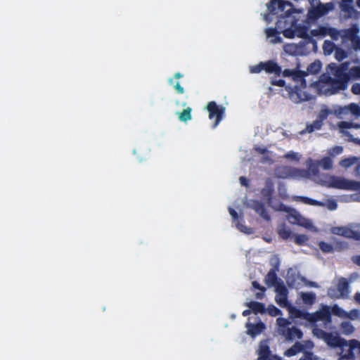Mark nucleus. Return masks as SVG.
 I'll return each instance as SVG.
<instances>
[{
    "mask_svg": "<svg viewBox=\"0 0 360 360\" xmlns=\"http://www.w3.org/2000/svg\"><path fill=\"white\" fill-rule=\"evenodd\" d=\"M268 13L262 17L266 21H271L276 15V29L283 32V35L289 39L307 37L304 27L297 25V21H302L304 18V10L293 8L292 4L284 0H271L266 4Z\"/></svg>",
    "mask_w": 360,
    "mask_h": 360,
    "instance_id": "f257e3e1",
    "label": "nucleus"
},
{
    "mask_svg": "<svg viewBox=\"0 0 360 360\" xmlns=\"http://www.w3.org/2000/svg\"><path fill=\"white\" fill-rule=\"evenodd\" d=\"M330 313L341 318H345L347 311L336 305L332 307L322 306L319 311L314 314H304V320L309 323H314L319 320L328 321L330 319Z\"/></svg>",
    "mask_w": 360,
    "mask_h": 360,
    "instance_id": "f03ea898",
    "label": "nucleus"
},
{
    "mask_svg": "<svg viewBox=\"0 0 360 360\" xmlns=\"http://www.w3.org/2000/svg\"><path fill=\"white\" fill-rule=\"evenodd\" d=\"M275 292L276 293L275 297L276 302L281 307H286L288 309L290 318H302L304 319V314H307V313L302 312L297 309L295 307L288 304L287 290L282 283L276 284Z\"/></svg>",
    "mask_w": 360,
    "mask_h": 360,
    "instance_id": "7ed1b4c3",
    "label": "nucleus"
},
{
    "mask_svg": "<svg viewBox=\"0 0 360 360\" xmlns=\"http://www.w3.org/2000/svg\"><path fill=\"white\" fill-rule=\"evenodd\" d=\"M322 184L327 187L349 191L360 190V182L333 176H324Z\"/></svg>",
    "mask_w": 360,
    "mask_h": 360,
    "instance_id": "20e7f679",
    "label": "nucleus"
},
{
    "mask_svg": "<svg viewBox=\"0 0 360 360\" xmlns=\"http://www.w3.org/2000/svg\"><path fill=\"white\" fill-rule=\"evenodd\" d=\"M276 324L278 326V333L284 335L288 340H294L296 339H300L302 337V333L295 327H292L285 330V326L290 324V322H289L288 319L278 318L276 320Z\"/></svg>",
    "mask_w": 360,
    "mask_h": 360,
    "instance_id": "39448f33",
    "label": "nucleus"
},
{
    "mask_svg": "<svg viewBox=\"0 0 360 360\" xmlns=\"http://www.w3.org/2000/svg\"><path fill=\"white\" fill-rule=\"evenodd\" d=\"M288 285L292 288L299 289L303 286L316 287V285L312 282H307L304 278L301 277L294 270H289L286 276Z\"/></svg>",
    "mask_w": 360,
    "mask_h": 360,
    "instance_id": "423d86ee",
    "label": "nucleus"
},
{
    "mask_svg": "<svg viewBox=\"0 0 360 360\" xmlns=\"http://www.w3.org/2000/svg\"><path fill=\"white\" fill-rule=\"evenodd\" d=\"M332 233L334 234L360 239V224H352L348 226H338L332 229Z\"/></svg>",
    "mask_w": 360,
    "mask_h": 360,
    "instance_id": "0eeeda50",
    "label": "nucleus"
},
{
    "mask_svg": "<svg viewBox=\"0 0 360 360\" xmlns=\"http://www.w3.org/2000/svg\"><path fill=\"white\" fill-rule=\"evenodd\" d=\"M349 293V286L347 281L343 278H340L334 288L328 290V295L332 298H347Z\"/></svg>",
    "mask_w": 360,
    "mask_h": 360,
    "instance_id": "6e6552de",
    "label": "nucleus"
},
{
    "mask_svg": "<svg viewBox=\"0 0 360 360\" xmlns=\"http://www.w3.org/2000/svg\"><path fill=\"white\" fill-rule=\"evenodd\" d=\"M339 347L340 348V355L342 358L353 359H354V352H351V349L358 348L360 351V342L356 340H352L349 341H345L343 340Z\"/></svg>",
    "mask_w": 360,
    "mask_h": 360,
    "instance_id": "1a4fd4ad",
    "label": "nucleus"
},
{
    "mask_svg": "<svg viewBox=\"0 0 360 360\" xmlns=\"http://www.w3.org/2000/svg\"><path fill=\"white\" fill-rule=\"evenodd\" d=\"M321 68V63L319 61H315L312 63L307 68V72L303 71H295L285 70L283 71V75L285 77L292 76L295 80L301 79L309 74H316L319 72Z\"/></svg>",
    "mask_w": 360,
    "mask_h": 360,
    "instance_id": "9d476101",
    "label": "nucleus"
},
{
    "mask_svg": "<svg viewBox=\"0 0 360 360\" xmlns=\"http://www.w3.org/2000/svg\"><path fill=\"white\" fill-rule=\"evenodd\" d=\"M205 109L209 112V117L211 120H215L214 127H216L220 120L223 113L224 112L225 108L217 105L214 102H209L205 106Z\"/></svg>",
    "mask_w": 360,
    "mask_h": 360,
    "instance_id": "9b49d317",
    "label": "nucleus"
},
{
    "mask_svg": "<svg viewBox=\"0 0 360 360\" xmlns=\"http://www.w3.org/2000/svg\"><path fill=\"white\" fill-rule=\"evenodd\" d=\"M288 219L292 224H297L311 231H316L315 226L309 219L304 218L295 210L290 212Z\"/></svg>",
    "mask_w": 360,
    "mask_h": 360,
    "instance_id": "f8f14e48",
    "label": "nucleus"
},
{
    "mask_svg": "<svg viewBox=\"0 0 360 360\" xmlns=\"http://www.w3.org/2000/svg\"><path fill=\"white\" fill-rule=\"evenodd\" d=\"M262 70H264L267 73L277 74L281 71V68L277 64L271 61L261 63L250 67L251 73H259Z\"/></svg>",
    "mask_w": 360,
    "mask_h": 360,
    "instance_id": "ddd939ff",
    "label": "nucleus"
},
{
    "mask_svg": "<svg viewBox=\"0 0 360 360\" xmlns=\"http://www.w3.org/2000/svg\"><path fill=\"white\" fill-rule=\"evenodd\" d=\"M346 80H338L333 84L326 83L323 86L321 84L319 86L324 94H335L337 89H345L347 87Z\"/></svg>",
    "mask_w": 360,
    "mask_h": 360,
    "instance_id": "4468645a",
    "label": "nucleus"
},
{
    "mask_svg": "<svg viewBox=\"0 0 360 360\" xmlns=\"http://www.w3.org/2000/svg\"><path fill=\"white\" fill-rule=\"evenodd\" d=\"M258 352L259 356L258 360H281V358L276 356L270 355L269 346L266 342L260 343Z\"/></svg>",
    "mask_w": 360,
    "mask_h": 360,
    "instance_id": "2eb2a0df",
    "label": "nucleus"
},
{
    "mask_svg": "<svg viewBox=\"0 0 360 360\" xmlns=\"http://www.w3.org/2000/svg\"><path fill=\"white\" fill-rule=\"evenodd\" d=\"M312 7V10L309 11V15L311 17H316L326 13L329 4L320 5L318 0H309Z\"/></svg>",
    "mask_w": 360,
    "mask_h": 360,
    "instance_id": "dca6fc26",
    "label": "nucleus"
},
{
    "mask_svg": "<svg viewBox=\"0 0 360 360\" xmlns=\"http://www.w3.org/2000/svg\"><path fill=\"white\" fill-rule=\"evenodd\" d=\"M247 333L252 337L259 335L264 329V325L262 323H251L248 322L246 323Z\"/></svg>",
    "mask_w": 360,
    "mask_h": 360,
    "instance_id": "f3484780",
    "label": "nucleus"
},
{
    "mask_svg": "<svg viewBox=\"0 0 360 360\" xmlns=\"http://www.w3.org/2000/svg\"><path fill=\"white\" fill-rule=\"evenodd\" d=\"M290 99L294 103H299L300 101L307 99L308 96L300 88L295 86L294 89L289 93Z\"/></svg>",
    "mask_w": 360,
    "mask_h": 360,
    "instance_id": "a211bd4d",
    "label": "nucleus"
},
{
    "mask_svg": "<svg viewBox=\"0 0 360 360\" xmlns=\"http://www.w3.org/2000/svg\"><path fill=\"white\" fill-rule=\"evenodd\" d=\"M267 41L271 44H275L281 42V37H279L274 28H269L265 30Z\"/></svg>",
    "mask_w": 360,
    "mask_h": 360,
    "instance_id": "6ab92c4d",
    "label": "nucleus"
},
{
    "mask_svg": "<svg viewBox=\"0 0 360 360\" xmlns=\"http://www.w3.org/2000/svg\"><path fill=\"white\" fill-rule=\"evenodd\" d=\"M323 340L330 347H339L343 339L340 338L337 335L328 333L324 336Z\"/></svg>",
    "mask_w": 360,
    "mask_h": 360,
    "instance_id": "aec40b11",
    "label": "nucleus"
},
{
    "mask_svg": "<svg viewBox=\"0 0 360 360\" xmlns=\"http://www.w3.org/2000/svg\"><path fill=\"white\" fill-rule=\"evenodd\" d=\"M316 296L314 293L311 292H301L300 294V299L306 305H311L315 301Z\"/></svg>",
    "mask_w": 360,
    "mask_h": 360,
    "instance_id": "412c9836",
    "label": "nucleus"
},
{
    "mask_svg": "<svg viewBox=\"0 0 360 360\" xmlns=\"http://www.w3.org/2000/svg\"><path fill=\"white\" fill-rule=\"evenodd\" d=\"M302 349L303 345L300 342H297L291 348L285 352V355L290 357L296 355L297 353L302 351Z\"/></svg>",
    "mask_w": 360,
    "mask_h": 360,
    "instance_id": "4be33fe9",
    "label": "nucleus"
},
{
    "mask_svg": "<svg viewBox=\"0 0 360 360\" xmlns=\"http://www.w3.org/2000/svg\"><path fill=\"white\" fill-rule=\"evenodd\" d=\"M192 109L191 108H187L183 109L181 112H177L176 113L179 115V119L181 122H187L191 120L192 118L191 115Z\"/></svg>",
    "mask_w": 360,
    "mask_h": 360,
    "instance_id": "5701e85b",
    "label": "nucleus"
},
{
    "mask_svg": "<svg viewBox=\"0 0 360 360\" xmlns=\"http://www.w3.org/2000/svg\"><path fill=\"white\" fill-rule=\"evenodd\" d=\"M356 160L357 158L356 157L343 158L339 162V165L344 169H348L354 165Z\"/></svg>",
    "mask_w": 360,
    "mask_h": 360,
    "instance_id": "b1692460",
    "label": "nucleus"
},
{
    "mask_svg": "<svg viewBox=\"0 0 360 360\" xmlns=\"http://www.w3.org/2000/svg\"><path fill=\"white\" fill-rule=\"evenodd\" d=\"M340 330L342 334L349 335L354 332L355 328L349 322H343L341 324Z\"/></svg>",
    "mask_w": 360,
    "mask_h": 360,
    "instance_id": "393cba45",
    "label": "nucleus"
},
{
    "mask_svg": "<svg viewBox=\"0 0 360 360\" xmlns=\"http://www.w3.org/2000/svg\"><path fill=\"white\" fill-rule=\"evenodd\" d=\"M338 128L341 133H345L346 129H351V128H356V129L360 128V124H353L352 122H341L338 124Z\"/></svg>",
    "mask_w": 360,
    "mask_h": 360,
    "instance_id": "a878e982",
    "label": "nucleus"
},
{
    "mask_svg": "<svg viewBox=\"0 0 360 360\" xmlns=\"http://www.w3.org/2000/svg\"><path fill=\"white\" fill-rule=\"evenodd\" d=\"M265 283L269 286H274L276 288V285L277 283H279L276 281V275L274 272L270 271L265 278Z\"/></svg>",
    "mask_w": 360,
    "mask_h": 360,
    "instance_id": "bb28decb",
    "label": "nucleus"
},
{
    "mask_svg": "<svg viewBox=\"0 0 360 360\" xmlns=\"http://www.w3.org/2000/svg\"><path fill=\"white\" fill-rule=\"evenodd\" d=\"M249 307L254 313H265V308L261 303L252 302L250 303Z\"/></svg>",
    "mask_w": 360,
    "mask_h": 360,
    "instance_id": "cd10ccee",
    "label": "nucleus"
},
{
    "mask_svg": "<svg viewBox=\"0 0 360 360\" xmlns=\"http://www.w3.org/2000/svg\"><path fill=\"white\" fill-rule=\"evenodd\" d=\"M347 79H360V67H352L347 75Z\"/></svg>",
    "mask_w": 360,
    "mask_h": 360,
    "instance_id": "c85d7f7f",
    "label": "nucleus"
},
{
    "mask_svg": "<svg viewBox=\"0 0 360 360\" xmlns=\"http://www.w3.org/2000/svg\"><path fill=\"white\" fill-rule=\"evenodd\" d=\"M360 317V313L358 310L354 309L350 311H347L346 319H349L353 321L358 319Z\"/></svg>",
    "mask_w": 360,
    "mask_h": 360,
    "instance_id": "c756f323",
    "label": "nucleus"
},
{
    "mask_svg": "<svg viewBox=\"0 0 360 360\" xmlns=\"http://www.w3.org/2000/svg\"><path fill=\"white\" fill-rule=\"evenodd\" d=\"M295 242L299 245L305 244L308 240V237L305 235H295L293 236Z\"/></svg>",
    "mask_w": 360,
    "mask_h": 360,
    "instance_id": "7c9ffc66",
    "label": "nucleus"
},
{
    "mask_svg": "<svg viewBox=\"0 0 360 360\" xmlns=\"http://www.w3.org/2000/svg\"><path fill=\"white\" fill-rule=\"evenodd\" d=\"M319 248L320 249L326 253L331 252L333 250V248L331 245L329 243H326L325 242H320L319 243Z\"/></svg>",
    "mask_w": 360,
    "mask_h": 360,
    "instance_id": "2f4dec72",
    "label": "nucleus"
},
{
    "mask_svg": "<svg viewBox=\"0 0 360 360\" xmlns=\"http://www.w3.org/2000/svg\"><path fill=\"white\" fill-rule=\"evenodd\" d=\"M265 313H268L272 316H276L280 314V310L274 305H269L265 309Z\"/></svg>",
    "mask_w": 360,
    "mask_h": 360,
    "instance_id": "473e14b6",
    "label": "nucleus"
},
{
    "mask_svg": "<svg viewBox=\"0 0 360 360\" xmlns=\"http://www.w3.org/2000/svg\"><path fill=\"white\" fill-rule=\"evenodd\" d=\"M320 165L323 169H329L332 167L333 162L330 158H324L321 161Z\"/></svg>",
    "mask_w": 360,
    "mask_h": 360,
    "instance_id": "72a5a7b5",
    "label": "nucleus"
},
{
    "mask_svg": "<svg viewBox=\"0 0 360 360\" xmlns=\"http://www.w3.org/2000/svg\"><path fill=\"white\" fill-rule=\"evenodd\" d=\"M343 149L340 146H336L329 150V154L330 156H336L340 155L342 152Z\"/></svg>",
    "mask_w": 360,
    "mask_h": 360,
    "instance_id": "f704fd0d",
    "label": "nucleus"
},
{
    "mask_svg": "<svg viewBox=\"0 0 360 360\" xmlns=\"http://www.w3.org/2000/svg\"><path fill=\"white\" fill-rule=\"evenodd\" d=\"M313 334L314 336L319 338H321V339H324V336L326 335L328 333H324L323 331L319 330V329H317V328H314L313 329Z\"/></svg>",
    "mask_w": 360,
    "mask_h": 360,
    "instance_id": "c9c22d12",
    "label": "nucleus"
},
{
    "mask_svg": "<svg viewBox=\"0 0 360 360\" xmlns=\"http://www.w3.org/2000/svg\"><path fill=\"white\" fill-rule=\"evenodd\" d=\"M300 360H317V358L311 353H304Z\"/></svg>",
    "mask_w": 360,
    "mask_h": 360,
    "instance_id": "e433bc0d",
    "label": "nucleus"
},
{
    "mask_svg": "<svg viewBox=\"0 0 360 360\" xmlns=\"http://www.w3.org/2000/svg\"><path fill=\"white\" fill-rule=\"evenodd\" d=\"M279 234L282 238H288L290 236V233L285 229H281L279 230Z\"/></svg>",
    "mask_w": 360,
    "mask_h": 360,
    "instance_id": "4c0bfd02",
    "label": "nucleus"
},
{
    "mask_svg": "<svg viewBox=\"0 0 360 360\" xmlns=\"http://www.w3.org/2000/svg\"><path fill=\"white\" fill-rule=\"evenodd\" d=\"M174 89L179 93V94H184V89L181 86L180 82H177L174 86Z\"/></svg>",
    "mask_w": 360,
    "mask_h": 360,
    "instance_id": "58836bf2",
    "label": "nucleus"
},
{
    "mask_svg": "<svg viewBox=\"0 0 360 360\" xmlns=\"http://www.w3.org/2000/svg\"><path fill=\"white\" fill-rule=\"evenodd\" d=\"M303 202L306 204L311 205H321V204L314 200H311L309 198H303Z\"/></svg>",
    "mask_w": 360,
    "mask_h": 360,
    "instance_id": "ea45409f",
    "label": "nucleus"
},
{
    "mask_svg": "<svg viewBox=\"0 0 360 360\" xmlns=\"http://www.w3.org/2000/svg\"><path fill=\"white\" fill-rule=\"evenodd\" d=\"M330 210H334L337 207L336 203L333 200H329L326 205Z\"/></svg>",
    "mask_w": 360,
    "mask_h": 360,
    "instance_id": "a19ab883",
    "label": "nucleus"
},
{
    "mask_svg": "<svg viewBox=\"0 0 360 360\" xmlns=\"http://www.w3.org/2000/svg\"><path fill=\"white\" fill-rule=\"evenodd\" d=\"M352 92L354 94H360V84H355L353 85Z\"/></svg>",
    "mask_w": 360,
    "mask_h": 360,
    "instance_id": "79ce46f5",
    "label": "nucleus"
},
{
    "mask_svg": "<svg viewBox=\"0 0 360 360\" xmlns=\"http://www.w3.org/2000/svg\"><path fill=\"white\" fill-rule=\"evenodd\" d=\"M238 229L242 231V232H244V233H250V229L247 228L245 226L243 225V224H239L238 225Z\"/></svg>",
    "mask_w": 360,
    "mask_h": 360,
    "instance_id": "37998d69",
    "label": "nucleus"
},
{
    "mask_svg": "<svg viewBox=\"0 0 360 360\" xmlns=\"http://www.w3.org/2000/svg\"><path fill=\"white\" fill-rule=\"evenodd\" d=\"M284 84H285V82L282 79H275V80L272 81V84L279 86H284Z\"/></svg>",
    "mask_w": 360,
    "mask_h": 360,
    "instance_id": "c03bdc74",
    "label": "nucleus"
},
{
    "mask_svg": "<svg viewBox=\"0 0 360 360\" xmlns=\"http://www.w3.org/2000/svg\"><path fill=\"white\" fill-rule=\"evenodd\" d=\"M342 6L343 9H346L349 6V3H350L352 1V0H342Z\"/></svg>",
    "mask_w": 360,
    "mask_h": 360,
    "instance_id": "a18cd8bd",
    "label": "nucleus"
},
{
    "mask_svg": "<svg viewBox=\"0 0 360 360\" xmlns=\"http://www.w3.org/2000/svg\"><path fill=\"white\" fill-rule=\"evenodd\" d=\"M229 214L232 217L233 219H236L238 217L236 212L231 208H229Z\"/></svg>",
    "mask_w": 360,
    "mask_h": 360,
    "instance_id": "49530a36",
    "label": "nucleus"
},
{
    "mask_svg": "<svg viewBox=\"0 0 360 360\" xmlns=\"http://www.w3.org/2000/svg\"><path fill=\"white\" fill-rule=\"evenodd\" d=\"M354 300L356 303L360 304V293L358 292L354 295Z\"/></svg>",
    "mask_w": 360,
    "mask_h": 360,
    "instance_id": "de8ad7c7",
    "label": "nucleus"
},
{
    "mask_svg": "<svg viewBox=\"0 0 360 360\" xmlns=\"http://www.w3.org/2000/svg\"><path fill=\"white\" fill-rule=\"evenodd\" d=\"M252 285H253V287H255V288H258L259 289H260V290H264V288H261V287L259 286V285L257 282H253V283H252Z\"/></svg>",
    "mask_w": 360,
    "mask_h": 360,
    "instance_id": "09e8293b",
    "label": "nucleus"
},
{
    "mask_svg": "<svg viewBox=\"0 0 360 360\" xmlns=\"http://www.w3.org/2000/svg\"><path fill=\"white\" fill-rule=\"evenodd\" d=\"M305 347L307 348H311L313 347V343L310 341L306 342Z\"/></svg>",
    "mask_w": 360,
    "mask_h": 360,
    "instance_id": "8fccbe9b",
    "label": "nucleus"
},
{
    "mask_svg": "<svg viewBox=\"0 0 360 360\" xmlns=\"http://www.w3.org/2000/svg\"><path fill=\"white\" fill-rule=\"evenodd\" d=\"M319 123H316L314 128L313 126L311 127L309 131H313L314 130V129H319Z\"/></svg>",
    "mask_w": 360,
    "mask_h": 360,
    "instance_id": "3c124183",
    "label": "nucleus"
},
{
    "mask_svg": "<svg viewBox=\"0 0 360 360\" xmlns=\"http://www.w3.org/2000/svg\"><path fill=\"white\" fill-rule=\"evenodd\" d=\"M240 181L242 185H245V186L246 185L247 180L245 178L240 177Z\"/></svg>",
    "mask_w": 360,
    "mask_h": 360,
    "instance_id": "603ef678",
    "label": "nucleus"
},
{
    "mask_svg": "<svg viewBox=\"0 0 360 360\" xmlns=\"http://www.w3.org/2000/svg\"><path fill=\"white\" fill-rule=\"evenodd\" d=\"M356 174L360 176V162L357 165V167L356 169Z\"/></svg>",
    "mask_w": 360,
    "mask_h": 360,
    "instance_id": "864d4df0",
    "label": "nucleus"
},
{
    "mask_svg": "<svg viewBox=\"0 0 360 360\" xmlns=\"http://www.w3.org/2000/svg\"><path fill=\"white\" fill-rule=\"evenodd\" d=\"M313 32L314 33V35L323 34L324 30H320L319 33H318L316 30H314Z\"/></svg>",
    "mask_w": 360,
    "mask_h": 360,
    "instance_id": "5fc2aeb1",
    "label": "nucleus"
},
{
    "mask_svg": "<svg viewBox=\"0 0 360 360\" xmlns=\"http://www.w3.org/2000/svg\"><path fill=\"white\" fill-rule=\"evenodd\" d=\"M183 77V75L181 74L180 72H176L175 75H174V78H180V77Z\"/></svg>",
    "mask_w": 360,
    "mask_h": 360,
    "instance_id": "6e6d98bb",
    "label": "nucleus"
},
{
    "mask_svg": "<svg viewBox=\"0 0 360 360\" xmlns=\"http://www.w3.org/2000/svg\"><path fill=\"white\" fill-rule=\"evenodd\" d=\"M250 311H251V309H248V310H245V311L243 312V316H248V315L250 314Z\"/></svg>",
    "mask_w": 360,
    "mask_h": 360,
    "instance_id": "4d7b16f0",
    "label": "nucleus"
},
{
    "mask_svg": "<svg viewBox=\"0 0 360 360\" xmlns=\"http://www.w3.org/2000/svg\"><path fill=\"white\" fill-rule=\"evenodd\" d=\"M354 141L356 143L360 145V139H354Z\"/></svg>",
    "mask_w": 360,
    "mask_h": 360,
    "instance_id": "13d9d810",
    "label": "nucleus"
},
{
    "mask_svg": "<svg viewBox=\"0 0 360 360\" xmlns=\"http://www.w3.org/2000/svg\"><path fill=\"white\" fill-rule=\"evenodd\" d=\"M356 262L358 264H359V265H360V256H359V257H356Z\"/></svg>",
    "mask_w": 360,
    "mask_h": 360,
    "instance_id": "bf43d9fd",
    "label": "nucleus"
},
{
    "mask_svg": "<svg viewBox=\"0 0 360 360\" xmlns=\"http://www.w3.org/2000/svg\"><path fill=\"white\" fill-rule=\"evenodd\" d=\"M354 349L356 354H360V351L359 350L358 348H354Z\"/></svg>",
    "mask_w": 360,
    "mask_h": 360,
    "instance_id": "052dcab7",
    "label": "nucleus"
},
{
    "mask_svg": "<svg viewBox=\"0 0 360 360\" xmlns=\"http://www.w3.org/2000/svg\"><path fill=\"white\" fill-rule=\"evenodd\" d=\"M168 82H169V84H172V82H173V79H172V78H169V80H168Z\"/></svg>",
    "mask_w": 360,
    "mask_h": 360,
    "instance_id": "680f3d73",
    "label": "nucleus"
},
{
    "mask_svg": "<svg viewBox=\"0 0 360 360\" xmlns=\"http://www.w3.org/2000/svg\"><path fill=\"white\" fill-rule=\"evenodd\" d=\"M256 296L257 298H261L262 297V295L260 294H257Z\"/></svg>",
    "mask_w": 360,
    "mask_h": 360,
    "instance_id": "e2e57ef3",
    "label": "nucleus"
},
{
    "mask_svg": "<svg viewBox=\"0 0 360 360\" xmlns=\"http://www.w3.org/2000/svg\"><path fill=\"white\" fill-rule=\"evenodd\" d=\"M357 4H358V6L360 7V0H358V1H357Z\"/></svg>",
    "mask_w": 360,
    "mask_h": 360,
    "instance_id": "0e129e2a",
    "label": "nucleus"
},
{
    "mask_svg": "<svg viewBox=\"0 0 360 360\" xmlns=\"http://www.w3.org/2000/svg\"><path fill=\"white\" fill-rule=\"evenodd\" d=\"M132 152H133L134 154H136V150L135 149H134Z\"/></svg>",
    "mask_w": 360,
    "mask_h": 360,
    "instance_id": "69168bd1",
    "label": "nucleus"
},
{
    "mask_svg": "<svg viewBox=\"0 0 360 360\" xmlns=\"http://www.w3.org/2000/svg\"><path fill=\"white\" fill-rule=\"evenodd\" d=\"M139 162H143V159L142 158H139Z\"/></svg>",
    "mask_w": 360,
    "mask_h": 360,
    "instance_id": "338daca9",
    "label": "nucleus"
},
{
    "mask_svg": "<svg viewBox=\"0 0 360 360\" xmlns=\"http://www.w3.org/2000/svg\"><path fill=\"white\" fill-rule=\"evenodd\" d=\"M186 105V103H185V102L182 103L183 106H185Z\"/></svg>",
    "mask_w": 360,
    "mask_h": 360,
    "instance_id": "774afa93",
    "label": "nucleus"
}]
</instances>
